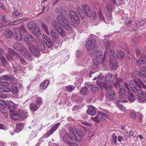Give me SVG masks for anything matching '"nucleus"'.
Returning a JSON list of instances; mask_svg holds the SVG:
<instances>
[{
    "label": "nucleus",
    "instance_id": "nucleus-36",
    "mask_svg": "<svg viewBox=\"0 0 146 146\" xmlns=\"http://www.w3.org/2000/svg\"><path fill=\"white\" fill-rule=\"evenodd\" d=\"M118 101V102L116 103V105L117 107L120 110L122 111H124L126 110V108L123 106Z\"/></svg>",
    "mask_w": 146,
    "mask_h": 146
},
{
    "label": "nucleus",
    "instance_id": "nucleus-35",
    "mask_svg": "<svg viewBox=\"0 0 146 146\" xmlns=\"http://www.w3.org/2000/svg\"><path fill=\"white\" fill-rule=\"evenodd\" d=\"M88 92V90L87 88L85 87H83L80 90V93L84 95H86Z\"/></svg>",
    "mask_w": 146,
    "mask_h": 146
},
{
    "label": "nucleus",
    "instance_id": "nucleus-62",
    "mask_svg": "<svg viewBox=\"0 0 146 146\" xmlns=\"http://www.w3.org/2000/svg\"><path fill=\"white\" fill-rule=\"evenodd\" d=\"M11 89V90H12L13 91H14L15 93H17L18 91V88L15 86H12Z\"/></svg>",
    "mask_w": 146,
    "mask_h": 146
},
{
    "label": "nucleus",
    "instance_id": "nucleus-61",
    "mask_svg": "<svg viewBox=\"0 0 146 146\" xmlns=\"http://www.w3.org/2000/svg\"><path fill=\"white\" fill-rule=\"evenodd\" d=\"M123 135L124 136V137L126 139H127L129 137V132L128 131H126L123 132Z\"/></svg>",
    "mask_w": 146,
    "mask_h": 146
},
{
    "label": "nucleus",
    "instance_id": "nucleus-14",
    "mask_svg": "<svg viewBox=\"0 0 146 146\" xmlns=\"http://www.w3.org/2000/svg\"><path fill=\"white\" fill-rule=\"evenodd\" d=\"M60 125V123H58L54 125H52L49 131H47L43 136L44 138H47L52 134L58 128Z\"/></svg>",
    "mask_w": 146,
    "mask_h": 146
},
{
    "label": "nucleus",
    "instance_id": "nucleus-55",
    "mask_svg": "<svg viewBox=\"0 0 146 146\" xmlns=\"http://www.w3.org/2000/svg\"><path fill=\"white\" fill-rule=\"evenodd\" d=\"M49 8V6L47 4H45L43 6L42 11L46 12L48 11Z\"/></svg>",
    "mask_w": 146,
    "mask_h": 146
},
{
    "label": "nucleus",
    "instance_id": "nucleus-22",
    "mask_svg": "<svg viewBox=\"0 0 146 146\" xmlns=\"http://www.w3.org/2000/svg\"><path fill=\"white\" fill-rule=\"evenodd\" d=\"M0 59L1 61L3 66L7 70L10 69V66L8 64L5 58L3 56L0 57Z\"/></svg>",
    "mask_w": 146,
    "mask_h": 146
},
{
    "label": "nucleus",
    "instance_id": "nucleus-57",
    "mask_svg": "<svg viewBox=\"0 0 146 146\" xmlns=\"http://www.w3.org/2000/svg\"><path fill=\"white\" fill-rule=\"evenodd\" d=\"M110 43L109 41L107 40L105 43V46L106 48L107 49H109L110 47Z\"/></svg>",
    "mask_w": 146,
    "mask_h": 146
},
{
    "label": "nucleus",
    "instance_id": "nucleus-29",
    "mask_svg": "<svg viewBox=\"0 0 146 146\" xmlns=\"http://www.w3.org/2000/svg\"><path fill=\"white\" fill-rule=\"evenodd\" d=\"M24 125L23 123H19L16 124V131L17 132H19L24 127Z\"/></svg>",
    "mask_w": 146,
    "mask_h": 146
},
{
    "label": "nucleus",
    "instance_id": "nucleus-11",
    "mask_svg": "<svg viewBox=\"0 0 146 146\" xmlns=\"http://www.w3.org/2000/svg\"><path fill=\"white\" fill-rule=\"evenodd\" d=\"M96 45V43L95 39L92 37L89 38L86 41V47L87 50H91V52H93L95 49V47Z\"/></svg>",
    "mask_w": 146,
    "mask_h": 146
},
{
    "label": "nucleus",
    "instance_id": "nucleus-37",
    "mask_svg": "<svg viewBox=\"0 0 146 146\" xmlns=\"http://www.w3.org/2000/svg\"><path fill=\"white\" fill-rule=\"evenodd\" d=\"M90 88L91 92L93 93H95L98 92L99 88L98 87L94 86L92 85H90Z\"/></svg>",
    "mask_w": 146,
    "mask_h": 146
},
{
    "label": "nucleus",
    "instance_id": "nucleus-24",
    "mask_svg": "<svg viewBox=\"0 0 146 146\" xmlns=\"http://www.w3.org/2000/svg\"><path fill=\"white\" fill-rule=\"evenodd\" d=\"M34 21H31L28 23L27 25V27L29 30L31 32L34 30V29L37 27Z\"/></svg>",
    "mask_w": 146,
    "mask_h": 146
},
{
    "label": "nucleus",
    "instance_id": "nucleus-28",
    "mask_svg": "<svg viewBox=\"0 0 146 146\" xmlns=\"http://www.w3.org/2000/svg\"><path fill=\"white\" fill-rule=\"evenodd\" d=\"M19 113L20 117L23 119L27 118L28 113L27 111L25 110H21Z\"/></svg>",
    "mask_w": 146,
    "mask_h": 146
},
{
    "label": "nucleus",
    "instance_id": "nucleus-32",
    "mask_svg": "<svg viewBox=\"0 0 146 146\" xmlns=\"http://www.w3.org/2000/svg\"><path fill=\"white\" fill-rule=\"evenodd\" d=\"M105 52L109 56H111L110 58H111L112 57H114V51L110 49H107L106 52Z\"/></svg>",
    "mask_w": 146,
    "mask_h": 146
},
{
    "label": "nucleus",
    "instance_id": "nucleus-45",
    "mask_svg": "<svg viewBox=\"0 0 146 146\" xmlns=\"http://www.w3.org/2000/svg\"><path fill=\"white\" fill-rule=\"evenodd\" d=\"M146 63V61L144 60L140 59H138L137 62V64L139 66H141L142 64H144Z\"/></svg>",
    "mask_w": 146,
    "mask_h": 146
},
{
    "label": "nucleus",
    "instance_id": "nucleus-64",
    "mask_svg": "<svg viewBox=\"0 0 146 146\" xmlns=\"http://www.w3.org/2000/svg\"><path fill=\"white\" fill-rule=\"evenodd\" d=\"M7 95L5 94L0 93V98H7Z\"/></svg>",
    "mask_w": 146,
    "mask_h": 146
},
{
    "label": "nucleus",
    "instance_id": "nucleus-49",
    "mask_svg": "<svg viewBox=\"0 0 146 146\" xmlns=\"http://www.w3.org/2000/svg\"><path fill=\"white\" fill-rule=\"evenodd\" d=\"M130 117L133 119H136V116L135 114V112L133 111H131L130 112V115H129Z\"/></svg>",
    "mask_w": 146,
    "mask_h": 146
},
{
    "label": "nucleus",
    "instance_id": "nucleus-7",
    "mask_svg": "<svg viewBox=\"0 0 146 146\" xmlns=\"http://www.w3.org/2000/svg\"><path fill=\"white\" fill-rule=\"evenodd\" d=\"M69 15L72 21L71 25L74 27H77L80 22L77 13L74 11H72L69 12Z\"/></svg>",
    "mask_w": 146,
    "mask_h": 146
},
{
    "label": "nucleus",
    "instance_id": "nucleus-25",
    "mask_svg": "<svg viewBox=\"0 0 146 146\" xmlns=\"http://www.w3.org/2000/svg\"><path fill=\"white\" fill-rule=\"evenodd\" d=\"M49 84L48 80H45L40 84V88L42 90L45 89L47 87Z\"/></svg>",
    "mask_w": 146,
    "mask_h": 146
},
{
    "label": "nucleus",
    "instance_id": "nucleus-1",
    "mask_svg": "<svg viewBox=\"0 0 146 146\" xmlns=\"http://www.w3.org/2000/svg\"><path fill=\"white\" fill-rule=\"evenodd\" d=\"M24 33L25 34V36L24 38V40L26 43L27 45L29 48L30 51L35 56H39L40 53L38 50L32 44L30 43V41L32 42H35L38 48L40 50H43L44 49V44L42 43V40L39 38L37 39L35 41L33 36L31 35L26 33L25 29L23 26H21L19 28L15 29L14 36H15V39L18 41H21Z\"/></svg>",
    "mask_w": 146,
    "mask_h": 146
},
{
    "label": "nucleus",
    "instance_id": "nucleus-12",
    "mask_svg": "<svg viewBox=\"0 0 146 146\" xmlns=\"http://www.w3.org/2000/svg\"><path fill=\"white\" fill-rule=\"evenodd\" d=\"M108 115L104 112L100 111L97 114V115L95 117H92V120L98 123L102 119H106L107 118Z\"/></svg>",
    "mask_w": 146,
    "mask_h": 146
},
{
    "label": "nucleus",
    "instance_id": "nucleus-9",
    "mask_svg": "<svg viewBox=\"0 0 146 146\" xmlns=\"http://www.w3.org/2000/svg\"><path fill=\"white\" fill-rule=\"evenodd\" d=\"M69 131L72 133L73 135L74 136L75 139L76 141H79L83 139V133L79 131H77L75 128L73 127H69Z\"/></svg>",
    "mask_w": 146,
    "mask_h": 146
},
{
    "label": "nucleus",
    "instance_id": "nucleus-60",
    "mask_svg": "<svg viewBox=\"0 0 146 146\" xmlns=\"http://www.w3.org/2000/svg\"><path fill=\"white\" fill-rule=\"evenodd\" d=\"M83 60H84V58L83 57H81V59H80V60L79 61V62H80L81 61L80 63V64L83 66L85 65L86 63H85V61H84V62H83Z\"/></svg>",
    "mask_w": 146,
    "mask_h": 146
},
{
    "label": "nucleus",
    "instance_id": "nucleus-34",
    "mask_svg": "<svg viewBox=\"0 0 146 146\" xmlns=\"http://www.w3.org/2000/svg\"><path fill=\"white\" fill-rule=\"evenodd\" d=\"M124 55V52L122 51H120L117 52L116 54V56L119 59H122Z\"/></svg>",
    "mask_w": 146,
    "mask_h": 146
},
{
    "label": "nucleus",
    "instance_id": "nucleus-54",
    "mask_svg": "<svg viewBox=\"0 0 146 146\" xmlns=\"http://www.w3.org/2000/svg\"><path fill=\"white\" fill-rule=\"evenodd\" d=\"M42 27L43 29L44 30L46 33L48 34H49V32L47 28L46 25L44 23H42L41 24Z\"/></svg>",
    "mask_w": 146,
    "mask_h": 146
},
{
    "label": "nucleus",
    "instance_id": "nucleus-20",
    "mask_svg": "<svg viewBox=\"0 0 146 146\" xmlns=\"http://www.w3.org/2000/svg\"><path fill=\"white\" fill-rule=\"evenodd\" d=\"M42 39L48 47L51 48L53 44L52 41L46 35H43Z\"/></svg>",
    "mask_w": 146,
    "mask_h": 146
},
{
    "label": "nucleus",
    "instance_id": "nucleus-30",
    "mask_svg": "<svg viewBox=\"0 0 146 146\" xmlns=\"http://www.w3.org/2000/svg\"><path fill=\"white\" fill-rule=\"evenodd\" d=\"M112 10V7L110 5H107L104 9V11H105V13L107 12L108 14L111 13Z\"/></svg>",
    "mask_w": 146,
    "mask_h": 146
},
{
    "label": "nucleus",
    "instance_id": "nucleus-26",
    "mask_svg": "<svg viewBox=\"0 0 146 146\" xmlns=\"http://www.w3.org/2000/svg\"><path fill=\"white\" fill-rule=\"evenodd\" d=\"M39 105H37L36 103H31L30 106V110L32 112L36 111L39 107Z\"/></svg>",
    "mask_w": 146,
    "mask_h": 146
},
{
    "label": "nucleus",
    "instance_id": "nucleus-38",
    "mask_svg": "<svg viewBox=\"0 0 146 146\" xmlns=\"http://www.w3.org/2000/svg\"><path fill=\"white\" fill-rule=\"evenodd\" d=\"M11 77V76H9L7 75H6L4 76H0V81L3 80H10Z\"/></svg>",
    "mask_w": 146,
    "mask_h": 146
},
{
    "label": "nucleus",
    "instance_id": "nucleus-19",
    "mask_svg": "<svg viewBox=\"0 0 146 146\" xmlns=\"http://www.w3.org/2000/svg\"><path fill=\"white\" fill-rule=\"evenodd\" d=\"M82 9L88 17H90L92 16V12L89 6L85 5L82 6Z\"/></svg>",
    "mask_w": 146,
    "mask_h": 146
},
{
    "label": "nucleus",
    "instance_id": "nucleus-16",
    "mask_svg": "<svg viewBox=\"0 0 146 146\" xmlns=\"http://www.w3.org/2000/svg\"><path fill=\"white\" fill-rule=\"evenodd\" d=\"M109 67L112 70H115L117 68L118 64L114 57H112L110 58Z\"/></svg>",
    "mask_w": 146,
    "mask_h": 146
},
{
    "label": "nucleus",
    "instance_id": "nucleus-17",
    "mask_svg": "<svg viewBox=\"0 0 146 146\" xmlns=\"http://www.w3.org/2000/svg\"><path fill=\"white\" fill-rule=\"evenodd\" d=\"M13 48L17 51L23 52L25 51V49L21 44L19 42L15 43L13 45Z\"/></svg>",
    "mask_w": 146,
    "mask_h": 146
},
{
    "label": "nucleus",
    "instance_id": "nucleus-10",
    "mask_svg": "<svg viewBox=\"0 0 146 146\" xmlns=\"http://www.w3.org/2000/svg\"><path fill=\"white\" fill-rule=\"evenodd\" d=\"M61 131L60 133V137H62L63 140L65 143H66L69 144L70 146H72V142L73 141L72 139L70 137L68 132L67 131L62 132V135Z\"/></svg>",
    "mask_w": 146,
    "mask_h": 146
},
{
    "label": "nucleus",
    "instance_id": "nucleus-6",
    "mask_svg": "<svg viewBox=\"0 0 146 146\" xmlns=\"http://www.w3.org/2000/svg\"><path fill=\"white\" fill-rule=\"evenodd\" d=\"M8 107L10 118L15 120L18 119L20 117L19 112L16 110L18 105L15 104L13 102L10 101L9 102Z\"/></svg>",
    "mask_w": 146,
    "mask_h": 146
},
{
    "label": "nucleus",
    "instance_id": "nucleus-27",
    "mask_svg": "<svg viewBox=\"0 0 146 146\" xmlns=\"http://www.w3.org/2000/svg\"><path fill=\"white\" fill-rule=\"evenodd\" d=\"M98 17L100 21H103L105 22L106 23H107L105 21V18L103 15L102 10L100 9H99L98 12Z\"/></svg>",
    "mask_w": 146,
    "mask_h": 146
},
{
    "label": "nucleus",
    "instance_id": "nucleus-31",
    "mask_svg": "<svg viewBox=\"0 0 146 146\" xmlns=\"http://www.w3.org/2000/svg\"><path fill=\"white\" fill-rule=\"evenodd\" d=\"M31 32L33 33L34 35L36 37H38L41 34L39 29L37 27L34 29V30Z\"/></svg>",
    "mask_w": 146,
    "mask_h": 146
},
{
    "label": "nucleus",
    "instance_id": "nucleus-63",
    "mask_svg": "<svg viewBox=\"0 0 146 146\" xmlns=\"http://www.w3.org/2000/svg\"><path fill=\"white\" fill-rule=\"evenodd\" d=\"M5 25L2 23H0V32L2 31L5 29Z\"/></svg>",
    "mask_w": 146,
    "mask_h": 146
},
{
    "label": "nucleus",
    "instance_id": "nucleus-48",
    "mask_svg": "<svg viewBox=\"0 0 146 146\" xmlns=\"http://www.w3.org/2000/svg\"><path fill=\"white\" fill-rule=\"evenodd\" d=\"M66 90L69 92H72L74 89V87L72 85H69L67 86L66 88Z\"/></svg>",
    "mask_w": 146,
    "mask_h": 146
},
{
    "label": "nucleus",
    "instance_id": "nucleus-18",
    "mask_svg": "<svg viewBox=\"0 0 146 146\" xmlns=\"http://www.w3.org/2000/svg\"><path fill=\"white\" fill-rule=\"evenodd\" d=\"M97 78L98 79L96 82L97 85L99 86H102L105 81L103 75L102 74H100L97 77H95L93 80H96Z\"/></svg>",
    "mask_w": 146,
    "mask_h": 146
},
{
    "label": "nucleus",
    "instance_id": "nucleus-47",
    "mask_svg": "<svg viewBox=\"0 0 146 146\" xmlns=\"http://www.w3.org/2000/svg\"><path fill=\"white\" fill-rule=\"evenodd\" d=\"M23 14L22 13H19L18 11H16L15 12L13 13H12V16L15 17V16H18L19 17L23 16Z\"/></svg>",
    "mask_w": 146,
    "mask_h": 146
},
{
    "label": "nucleus",
    "instance_id": "nucleus-42",
    "mask_svg": "<svg viewBox=\"0 0 146 146\" xmlns=\"http://www.w3.org/2000/svg\"><path fill=\"white\" fill-rule=\"evenodd\" d=\"M106 20L108 21L107 23H109L110 21L112 19V14L111 13L108 14L107 12L106 13Z\"/></svg>",
    "mask_w": 146,
    "mask_h": 146
},
{
    "label": "nucleus",
    "instance_id": "nucleus-58",
    "mask_svg": "<svg viewBox=\"0 0 146 146\" xmlns=\"http://www.w3.org/2000/svg\"><path fill=\"white\" fill-rule=\"evenodd\" d=\"M144 23V22L143 21H141L140 22H139L136 24V26L137 27H139L142 25Z\"/></svg>",
    "mask_w": 146,
    "mask_h": 146
},
{
    "label": "nucleus",
    "instance_id": "nucleus-44",
    "mask_svg": "<svg viewBox=\"0 0 146 146\" xmlns=\"http://www.w3.org/2000/svg\"><path fill=\"white\" fill-rule=\"evenodd\" d=\"M52 36L54 39H56L58 38V35L54 31L51 30L50 32Z\"/></svg>",
    "mask_w": 146,
    "mask_h": 146
},
{
    "label": "nucleus",
    "instance_id": "nucleus-33",
    "mask_svg": "<svg viewBox=\"0 0 146 146\" xmlns=\"http://www.w3.org/2000/svg\"><path fill=\"white\" fill-rule=\"evenodd\" d=\"M13 35V33L11 31L9 30H7L5 32V36L7 38H11Z\"/></svg>",
    "mask_w": 146,
    "mask_h": 146
},
{
    "label": "nucleus",
    "instance_id": "nucleus-2",
    "mask_svg": "<svg viewBox=\"0 0 146 146\" xmlns=\"http://www.w3.org/2000/svg\"><path fill=\"white\" fill-rule=\"evenodd\" d=\"M124 85L128 90H131L134 93L139 94L137 96V99L139 102H143L145 100L146 96L144 92L142 90L141 85L136 79L130 80L129 84L125 82Z\"/></svg>",
    "mask_w": 146,
    "mask_h": 146
},
{
    "label": "nucleus",
    "instance_id": "nucleus-8",
    "mask_svg": "<svg viewBox=\"0 0 146 146\" xmlns=\"http://www.w3.org/2000/svg\"><path fill=\"white\" fill-rule=\"evenodd\" d=\"M104 88L107 91L106 98L108 100L111 101L114 100L116 96V93L113 89L112 86H108L107 87L106 86H104Z\"/></svg>",
    "mask_w": 146,
    "mask_h": 146
},
{
    "label": "nucleus",
    "instance_id": "nucleus-15",
    "mask_svg": "<svg viewBox=\"0 0 146 146\" xmlns=\"http://www.w3.org/2000/svg\"><path fill=\"white\" fill-rule=\"evenodd\" d=\"M126 89L124 86H123L121 88H120V90L119 91V94L120 96L118 101L122 102L123 103H125L127 102V101L124 99L123 96L125 94Z\"/></svg>",
    "mask_w": 146,
    "mask_h": 146
},
{
    "label": "nucleus",
    "instance_id": "nucleus-52",
    "mask_svg": "<svg viewBox=\"0 0 146 146\" xmlns=\"http://www.w3.org/2000/svg\"><path fill=\"white\" fill-rule=\"evenodd\" d=\"M131 43L133 45L136 46L138 44V41L136 38H135L132 40Z\"/></svg>",
    "mask_w": 146,
    "mask_h": 146
},
{
    "label": "nucleus",
    "instance_id": "nucleus-46",
    "mask_svg": "<svg viewBox=\"0 0 146 146\" xmlns=\"http://www.w3.org/2000/svg\"><path fill=\"white\" fill-rule=\"evenodd\" d=\"M56 12L58 13H65L66 12L64 9L60 7L56 9Z\"/></svg>",
    "mask_w": 146,
    "mask_h": 146
},
{
    "label": "nucleus",
    "instance_id": "nucleus-51",
    "mask_svg": "<svg viewBox=\"0 0 146 146\" xmlns=\"http://www.w3.org/2000/svg\"><path fill=\"white\" fill-rule=\"evenodd\" d=\"M26 20L25 19H18L17 20L15 21H13L14 25H17V24H18L19 23H21L22 22L25 21Z\"/></svg>",
    "mask_w": 146,
    "mask_h": 146
},
{
    "label": "nucleus",
    "instance_id": "nucleus-5",
    "mask_svg": "<svg viewBox=\"0 0 146 146\" xmlns=\"http://www.w3.org/2000/svg\"><path fill=\"white\" fill-rule=\"evenodd\" d=\"M90 56L92 57L94 56L93 62L94 63L100 64L103 59L105 58L106 53L105 52L104 54L100 50L96 49H94L93 51L91 52L90 53Z\"/></svg>",
    "mask_w": 146,
    "mask_h": 146
},
{
    "label": "nucleus",
    "instance_id": "nucleus-56",
    "mask_svg": "<svg viewBox=\"0 0 146 146\" xmlns=\"http://www.w3.org/2000/svg\"><path fill=\"white\" fill-rule=\"evenodd\" d=\"M19 59L23 65H26L27 64V62L22 57H20Z\"/></svg>",
    "mask_w": 146,
    "mask_h": 146
},
{
    "label": "nucleus",
    "instance_id": "nucleus-50",
    "mask_svg": "<svg viewBox=\"0 0 146 146\" xmlns=\"http://www.w3.org/2000/svg\"><path fill=\"white\" fill-rule=\"evenodd\" d=\"M9 84V82L7 81H0V85L3 86H7Z\"/></svg>",
    "mask_w": 146,
    "mask_h": 146
},
{
    "label": "nucleus",
    "instance_id": "nucleus-4",
    "mask_svg": "<svg viewBox=\"0 0 146 146\" xmlns=\"http://www.w3.org/2000/svg\"><path fill=\"white\" fill-rule=\"evenodd\" d=\"M133 76L142 85L143 88L146 90V86L143 83L142 80L140 79L141 78L146 83V68L144 67L142 68L140 70L139 72L138 71L134 72Z\"/></svg>",
    "mask_w": 146,
    "mask_h": 146
},
{
    "label": "nucleus",
    "instance_id": "nucleus-13",
    "mask_svg": "<svg viewBox=\"0 0 146 146\" xmlns=\"http://www.w3.org/2000/svg\"><path fill=\"white\" fill-rule=\"evenodd\" d=\"M114 79V76L112 74L108 73L106 74L105 75L106 82L105 83V86H106L107 87H108V86H111L110 85H109V84L113 83Z\"/></svg>",
    "mask_w": 146,
    "mask_h": 146
},
{
    "label": "nucleus",
    "instance_id": "nucleus-40",
    "mask_svg": "<svg viewBox=\"0 0 146 146\" xmlns=\"http://www.w3.org/2000/svg\"><path fill=\"white\" fill-rule=\"evenodd\" d=\"M99 64L98 63H94V64L91 67V68L92 70H95L93 72H94L98 70V66L97 65Z\"/></svg>",
    "mask_w": 146,
    "mask_h": 146
},
{
    "label": "nucleus",
    "instance_id": "nucleus-21",
    "mask_svg": "<svg viewBox=\"0 0 146 146\" xmlns=\"http://www.w3.org/2000/svg\"><path fill=\"white\" fill-rule=\"evenodd\" d=\"M16 52L12 48H9L8 49V52L6 54V57L7 59L11 61L13 58V56L15 55Z\"/></svg>",
    "mask_w": 146,
    "mask_h": 146
},
{
    "label": "nucleus",
    "instance_id": "nucleus-41",
    "mask_svg": "<svg viewBox=\"0 0 146 146\" xmlns=\"http://www.w3.org/2000/svg\"><path fill=\"white\" fill-rule=\"evenodd\" d=\"M128 99L131 102H134L135 100V98L134 95L133 94H130L128 96Z\"/></svg>",
    "mask_w": 146,
    "mask_h": 146
},
{
    "label": "nucleus",
    "instance_id": "nucleus-39",
    "mask_svg": "<svg viewBox=\"0 0 146 146\" xmlns=\"http://www.w3.org/2000/svg\"><path fill=\"white\" fill-rule=\"evenodd\" d=\"M36 103L37 105H39L40 106V105H41L43 102L42 98L40 97H37L36 99Z\"/></svg>",
    "mask_w": 146,
    "mask_h": 146
},
{
    "label": "nucleus",
    "instance_id": "nucleus-3",
    "mask_svg": "<svg viewBox=\"0 0 146 146\" xmlns=\"http://www.w3.org/2000/svg\"><path fill=\"white\" fill-rule=\"evenodd\" d=\"M57 21L58 23L54 21L52 23V24L60 35L63 37L65 36V34L64 31L62 29L61 25H63L65 29L69 30L70 27V24L65 18V16L61 15L57 16Z\"/></svg>",
    "mask_w": 146,
    "mask_h": 146
},
{
    "label": "nucleus",
    "instance_id": "nucleus-53",
    "mask_svg": "<svg viewBox=\"0 0 146 146\" xmlns=\"http://www.w3.org/2000/svg\"><path fill=\"white\" fill-rule=\"evenodd\" d=\"M112 144L115 145L116 144L117 137L114 134L112 135Z\"/></svg>",
    "mask_w": 146,
    "mask_h": 146
},
{
    "label": "nucleus",
    "instance_id": "nucleus-43",
    "mask_svg": "<svg viewBox=\"0 0 146 146\" xmlns=\"http://www.w3.org/2000/svg\"><path fill=\"white\" fill-rule=\"evenodd\" d=\"M10 80L11 84L13 85L16 84L17 82V79L13 76L11 77Z\"/></svg>",
    "mask_w": 146,
    "mask_h": 146
},
{
    "label": "nucleus",
    "instance_id": "nucleus-23",
    "mask_svg": "<svg viewBox=\"0 0 146 146\" xmlns=\"http://www.w3.org/2000/svg\"><path fill=\"white\" fill-rule=\"evenodd\" d=\"M88 108V110L87 111V113L88 114L93 116L96 114V110L95 107L92 105H90Z\"/></svg>",
    "mask_w": 146,
    "mask_h": 146
},
{
    "label": "nucleus",
    "instance_id": "nucleus-59",
    "mask_svg": "<svg viewBox=\"0 0 146 146\" xmlns=\"http://www.w3.org/2000/svg\"><path fill=\"white\" fill-rule=\"evenodd\" d=\"M114 86L116 88L119 87L120 86V84L119 82L116 81V82L113 83Z\"/></svg>",
    "mask_w": 146,
    "mask_h": 146
}]
</instances>
